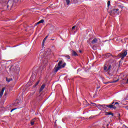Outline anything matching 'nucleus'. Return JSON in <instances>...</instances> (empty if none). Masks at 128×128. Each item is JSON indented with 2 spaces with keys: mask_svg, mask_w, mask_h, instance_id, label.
I'll list each match as a JSON object with an SVG mask.
<instances>
[{
  "mask_svg": "<svg viewBox=\"0 0 128 128\" xmlns=\"http://www.w3.org/2000/svg\"><path fill=\"white\" fill-rule=\"evenodd\" d=\"M91 40H92L91 38L89 39L88 40V44H89L90 46H92V44H97L98 40L100 42V40L97 39L96 38H94L92 41Z\"/></svg>",
  "mask_w": 128,
  "mask_h": 128,
  "instance_id": "obj_1",
  "label": "nucleus"
},
{
  "mask_svg": "<svg viewBox=\"0 0 128 128\" xmlns=\"http://www.w3.org/2000/svg\"><path fill=\"white\" fill-rule=\"evenodd\" d=\"M120 106V103L116 102L114 103V102H112V104L110 105H109V108H118Z\"/></svg>",
  "mask_w": 128,
  "mask_h": 128,
  "instance_id": "obj_2",
  "label": "nucleus"
},
{
  "mask_svg": "<svg viewBox=\"0 0 128 128\" xmlns=\"http://www.w3.org/2000/svg\"><path fill=\"white\" fill-rule=\"evenodd\" d=\"M62 61H60L58 63V66H56L55 68H54V70L55 72H58V70H60V68H62Z\"/></svg>",
  "mask_w": 128,
  "mask_h": 128,
  "instance_id": "obj_3",
  "label": "nucleus"
},
{
  "mask_svg": "<svg viewBox=\"0 0 128 128\" xmlns=\"http://www.w3.org/2000/svg\"><path fill=\"white\" fill-rule=\"evenodd\" d=\"M110 108V105H100L98 104V110H104V108Z\"/></svg>",
  "mask_w": 128,
  "mask_h": 128,
  "instance_id": "obj_4",
  "label": "nucleus"
},
{
  "mask_svg": "<svg viewBox=\"0 0 128 128\" xmlns=\"http://www.w3.org/2000/svg\"><path fill=\"white\" fill-rule=\"evenodd\" d=\"M118 9H115L113 10H110V8H108V12H110L111 14H116V12H118Z\"/></svg>",
  "mask_w": 128,
  "mask_h": 128,
  "instance_id": "obj_5",
  "label": "nucleus"
},
{
  "mask_svg": "<svg viewBox=\"0 0 128 128\" xmlns=\"http://www.w3.org/2000/svg\"><path fill=\"white\" fill-rule=\"evenodd\" d=\"M112 68V66L110 65H105L104 66V72H110Z\"/></svg>",
  "mask_w": 128,
  "mask_h": 128,
  "instance_id": "obj_6",
  "label": "nucleus"
},
{
  "mask_svg": "<svg viewBox=\"0 0 128 128\" xmlns=\"http://www.w3.org/2000/svg\"><path fill=\"white\" fill-rule=\"evenodd\" d=\"M126 54H128V52H126V50H125V51H123L122 53H120L119 54V56H120V58H124V56H126Z\"/></svg>",
  "mask_w": 128,
  "mask_h": 128,
  "instance_id": "obj_7",
  "label": "nucleus"
},
{
  "mask_svg": "<svg viewBox=\"0 0 128 128\" xmlns=\"http://www.w3.org/2000/svg\"><path fill=\"white\" fill-rule=\"evenodd\" d=\"M46 52L43 51L40 52L39 56L40 58H42L44 56H46Z\"/></svg>",
  "mask_w": 128,
  "mask_h": 128,
  "instance_id": "obj_8",
  "label": "nucleus"
},
{
  "mask_svg": "<svg viewBox=\"0 0 128 128\" xmlns=\"http://www.w3.org/2000/svg\"><path fill=\"white\" fill-rule=\"evenodd\" d=\"M6 90V88H2V91L0 92V97H2V94H4V90Z\"/></svg>",
  "mask_w": 128,
  "mask_h": 128,
  "instance_id": "obj_9",
  "label": "nucleus"
},
{
  "mask_svg": "<svg viewBox=\"0 0 128 128\" xmlns=\"http://www.w3.org/2000/svg\"><path fill=\"white\" fill-rule=\"evenodd\" d=\"M118 80H114L113 82H110H110H104V84H112V83H114V82H118Z\"/></svg>",
  "mask_w": 128,
  "mask_h": 128,
  "instance_id": "obj_10",
  "label": "nucleus"
},
{
  "mask_svg": "<svg viewBox=\"0 0 128 128\" xmlns=\"http://www.w3.org/2000/svg\"><path fill=\"white\" fill-rule=\"evenodd\" d=\"M72 56H78V54L76 53V51L72 50Z\"/></svg>",
  "mask_w": 128,
  "mask_h": 128,
  "instance_id": "obj_11",
  "label": "nucleus"
},
{
  "mask_svg": "<svg viewBox=\"0 0 128 128\" xmlns=\"http://www.w3.org/2000/svg\"><path fill=\"white\" fill-rule=\"evenodd\" d=\"M44 20H41L40 21L37 22L36 24H44Z\"/></svg>",
  "mask_w": 128,
  "mask_h": 128,
  "instance_id": "obj_12",
  "label": "nucleus"
},
{
  "mask_svg": "<svg viewBox=\"0 0 128 128\" xmlns=\"http://www.w3.org/2000/svg\"><path fill=\"white\" fill-rule=\"evenodd\" d=\"M44 88H46V85L42 84L40 88V92H42V90Z\"/></svg>",
  "mask_w": 128,
  "mask_h": 128,
  "instance_id": "obj_13",
  "label": "nucleus"
},
{
  "mask_svg": "<svg viewBox=\"0 0 128 128\" xmlns=\"http://www.w3.org/2000/svg\"><path fill=\"white\" fill-rule=\"evenodd\" d=\"M14 70H16L17 72H20V68L18 66H16V67L14 68Z\"/></svg>",
  "mask_w": 128,
  "mask_h": 128,
  "instance_id": "obj_14",
  "label": "nucleus"
},
{
  "mask_svg": "<svg viewBox=\"0 0 128 128\" xmlns=\"http://www.w3.org/2000/svg\"><path fill=\"white\" fill-rule=\"evenodd\" d=\"M105 114L108 115V116H110V114H112V116H114V114H112V112H108V113L106 112Z\"/></svg>",
  "mask_w": 128,
  "mask_h": 128,
  "instance_id": "obj_15",
  "label": "nucleus"
},
{
  "mask_svg": "<svg viewBox=\"0 0 128 128\" xmlns=\"http://www.w3.org/2000/svg\"><path fill=\"white\" fill-rule=\"evenodd\" d=\"M12 78H6V82H12Z\"/></svg>",
  "mask_w": 128,
  "mask_h": 128,
  "instance_id": "obj_16",
  "label": "nucleus"
},
{
  "mask_svg": "<svg viewBox=\"0 0 128 128\" xmlns=\"http://www.w3.org/2000/svg\"><path fill=\"white\" fill-rule=\"evenodd\" d=\"M30 124H31V126H34V120H32L30 122Z\"/></svg>",
  "mask_w": 128,
  "mask_h": 128,
  "instance_id": "obj_17",
  "label": "nucleus"
},
{
  "mask_svg": "<svg viewBox=\"0 0 128 128\" xmlns=\"http://www.w3.org/2000/svg\"><path fill=\"white\" fill-rule=\"evenodd\" d=\"M66 4L68 6L70 4V0H66Z\"/></svg>",
  "mask_w": 128,
  "mask_h": 128,
  "instance_id": "obj_18",
  "label": "nucleus"
},
{
  "mask_svg": "<svg viewBox=\"0 0 128 128\" xmlns=\"http://www.w3.org/2000/svg\"><path fill=\"white\" fill-rule=\"evenodd\" d=\"M110 6V1H108V6Z\"/></svg>",
  "mask_w": 128,
  "mask_h": 128,
  "instance_id": "obj_19",
  "label": "nucleus"
},
{
  "mask_svg": "<svg viewBox=\"0 0 128 128\" xmlns=\"http://www.w3.org/2000/svg\"><path fill=\"white\" fill-rule=\"evenodd\" d=\"M38 84H40V81L37 82L34 86L36 87Z\"/></svg>",
  "mask_w": 128,
  "mask_h": 128,
  "instance_id": "obj_20",
  "label": "nucleus"
},
{
  "mask_svg": "<svg viewBox=\"0 0 128 128\" xmlns=\"http://www.w3.org/2000/svg\"><path fill=\"white\" fill-rule=\"evenodd\" d=\"M66 64L64 63V64L62 65V68H64V66H66Z\"/></svg>",
  "mask_w": 128,
  "mask_h": 128,
  "instance_id": "obj_21",
  "label": "nucleus"
},
{
  "mask_svg": "<svg viewBox=\"0 0 128 128\" xmlns=\"http://www.w3.org/2000/svg\"><path fill=\"white\" fill-rule=\"evenodd\" d=\"M48 52H46L47 54H50V50L48 49Z\"/></svg>",
  "mask_w": 128,
  "mask_h": 128,
  "instance_id": "obj_22",
  "label": "nucleus"
},
{
  "mask_svg": "<svg viewBox=\"0 0 128 128\" xmlns=\"http://www.w3.org/2000/svg\"><path fill=\"white\" fill-rule=\"evenodd\" d=\"M106 126H108V124H110V122H108V121H106Z\"/></svg>",
  "mask_w": 128,
  "mask_h": 128,
  "instance_id": "obj_23",
  "label": "nucleus"
},
{
  "mask_svg": "<svg viewBox=\"0 0 128 128\" xmlns=\"http://www.w3.org/2000/svg\"><path fill=\"white\" fill-rule=\"evenodd\" d=\"M16 110V108H14V109H12L11 110H10V112H14V110Z\"/></svg>",
  "mask_w": 128,
  "mask_h": 128,
  "instance_id": "obj_24",
  "label": "nucleus"
},
{
  "mask_svg": "<svg viewBox=\"0 0 128 128\" xmlns=\"http://www.w3.org/2000/svg\"><path fill=\"white\" fill-rule=\"evenodd\" d=\"M76 28V26H74L72 28V30H74Z\"/></svg>",
  "mask_w": 128,
  "mask_h": 128,
  "instance_id": "obj_25",
  "label": "nucleus"
},
{
  "mask_svg": "<svg viewBox=\"0 0 128 128\" xmlns=\"http://www.w3.org/2000/svg\"><path fill=\"white\" fill-rule=\"evenodd\" d=\"M48 36H46L45 38H44V40H46V39L48 38Z\"/></svg>",
  "mask_w": 128,
  "mask_h": 128,
  "instance_id": "obj_26",
  "label": "nucleus"
},
{
  "mask_svg": "<svg viewBox=\"0 0 128 128\" xmlns=\"http://www.w3.org/2000/svg\"><path fill=\"white\" fill-rule=\"evenodd\" d=\"M125 108H126V110H128V106H125Z\"/></svg>",
  "mask_w": 128,
  "mask_h": 128,
  "instance_id": "obj_27",
  "label": "nucleus"
},
{
  "mask_svg": "<svg viewBox=\"0 0 128 128\" xmlns=\"http://www.w3.org/2000/svg\"><path fill=\"white\" fill-rule=\"evenodd\" d=\"M110 56V54H106L107 56Z\"/></svg>",
  "mask_w": 128,
  "mask_h": 128,
  "instance_id": "obj_28",
  "label": "nucleus"
},
{
  "mask_svg": "<svg viewBox=\"0 0 128 128\" xmlns=\"http://www.w3.org/2000/svg\"><path fill=\"white\" fill-rule=\"evenodd\" d=\"M46 40H43V42H42V44H44Z\"/></svg>",
  "mask_w": 128,
  "mask_h": 128,
  "instance_id": "obj_29",
  "label": "nucleus"
},
{
  "mask_svg": "<svg viewBox=\"0 0 128 128\" xmlns=\"http://www.w3.org/2000/svg\"><path fill=\"white\" fill-rule=\"evenodd\" d=\"M116 42H118V38L116 39Z\"/></svg>",
  "mask_w": 128,
  "mask_h": 128,
  "instance_id": "obj_30",
  "label": "nucleus"
},
{
  "mask_svg": "<svg viewBox=\"0 0 128 128\" xmlns=\"http://www.w3.org/2000/svg\"><path fill=\"white\" fill-rule=\"evenodd\" d=\"M93 50H96V48H94V46H93Z\"/></svg>",
  "mask_w": 128,
  "mask_h": 128,
  "instance_id": "obj_31",
  "label": "nucleus"
},
{
  "mask_svg": "<svg viewBox=\"0 0 128 128\" xmlns=\"http://www.w3.org/2000/svg\"><path fill=\"white\" fill-rule=\"evenodd\" d=\"M47 62H48V61H47V60H46L45 62H44V64H46Z\"/></svg>",
  "mask_w": 128,
  "mask_h": 128,
  "instance_id": "obj_32",
  "label": "nucleus"
},
{
  "mask_svg": "<svg viewBox=\"0 0 128 128\" xmlns=\"http://www.w3.org/2000/svg\"><path fill=\"white\" fill-rule=\"evenodd\" d=\"M80 52H82V50H79Z\"/></svg>",
  "mask_w": 128,
  "mask_h": 128,
  "instance_id": "obj_33",
  "label": "nucleus"
},
{
  "mask_svg": "<svg viewBox=\"0 0 128 128\" xmlns=\"http://www.w3.org/2000/svg\"><path fill=\"white\" fill-rule=\"evenodd\" d=\"M52 40H54V39H52Z\"/></svg>",
  "mask_w": 128,
  "mask_h": 128,
  "instance_id": "obj_34",
  "label": "nucleus"
},
{
  "mask_svg": "<svg viewBox=\"0 0 128 128\" xmlns=\"http://www.w3.org/2000/svg\"><path fill=\"white\" fill-rule=\"evenodd\" d=\"M0 98H2V97H0Z\"/></svg>",
  "mask_w": 128,
  "mask_h": 128,
  "instance_id": "obj_35",
  "label": "nucleus"
}]
</instances>
